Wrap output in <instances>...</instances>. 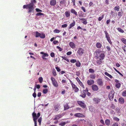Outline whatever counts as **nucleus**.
<instances>
[{
  "instance_id": "17",
  "label": "nucleus",
  "mask_w": 126,
  "mask_h": 126,
  "mask_svg": "<svg viewBox=\"0 0 126 126\" xmlns=\"http://www.w3.org/2000/svg\"><path fill=\"white\" fill-rule=\"evenodd\" d=\"M69 45L70 47L73 49L75 48V45L74 43L73 42H70L69 43Z\"/></svg>"
},
{
  "instance_id": "4",
  "label": "nucleus",
  "mask_w": 126,
  "mask_h": 126,
  "mask_svg": "<svg viewBox=\"0 0 126 126\" xmlns=\"http://www.w3.org/2000/svg\"><path fill=\"white\" fill-rule=\"evenodd\" d=\"M104 32L105 34V37L106 38L107 40L111 44H112V42L111 41L110 37L108 33L106 31H105Z\"/></svg>"
},
{
  "instance_id": "62",
  "label": "nucleus",
  "mask_w": 126,
  "mask_h": 126,
  "mask_svg": "<svg viewBox=\"0 0 126 126\" xmlns=\"http://www.w3.org/2000/svg\"><path fill=\"white\" fill-rule=\"evenodd\" d=\"M33 96L35 98L36 97V93L35 92H34L32 94Z\"/></svg>"
},
{
  "instance_id": "46",
  "label": "nucleus",
  "mask_w": 126,
  "mask_h": 126,
  "mask_svg": "<svg viewBox=\"0 0 126 126\" xmlns=\"http://www.w3.org/2000/svg\"><path fill=\"white\" fill-rule=\"evenodd\" d=\"M39 82L40 83H41L43 81V79L41 77H40L38 79Z\"/></svg>"
},
{
  "instance_id": "28",
  "label": "nucleus",
  "mask_w": 126,
  "mask_h": 126,
  "mask_svg": "<svg viewBox=\"0 0 126 126\" xmlns=\"http://www.w3.org/2000/svg\"><path fill=\"white\" fill-rule=\"evenodd\" d=\"M64 14L66 17H68L70 16V13L69 11H66L65 12Z\"/></svg>"
},
{
  "instance_id": "39",
  "label": "nucleus",
  "mask_w": 126,
  "mask_h": 126,
  "mask_svg": "<svg viewBox=\"0 0 126 126\" xmlns=\"http://www.w3.org/2000/svg\"><path fill=\"white\" fill-rule=\"evenodd\" d=\"M48 92V90L47 89H45L43 90V93L45 94H47Z\"/></svg>"
},
{
  "instance_id": "48",
  "label": "nucleus",
  "mask_w": 126,
  "mask_h": 126,
  "mask_svg": "<svg viewBox=\"0 0 126 126\" xmlns=\"http://www.w3.org/2000/svg\"><path fill=\"white\" fill-rule=\"evenodd\" d=\"M54 32L55 33H58L60 32V31L59 30H58L55 29L54 30Z\"/></svg>"
},
{
  "instance_id": "18",
  "label": "nucleus",
  "mask_w": 126,
  "mask_h": 126,
  "mask_svg": "<svg viewBox=\"0 0 126 126\" xmlns=\"http://www.w3.org/2000/svg\"><path fill=\"white\" fill-rule=\"evenodd\" d=\"M119 101L121 104H123L124 102V99L122 97H120L119 98Z\"/></svg>"
},
{
  "instance_id": "19",
  "label": "nucleus",
  "mask_w": 126,
  "mask_h": 126,
  "mask_svg": "<svg viewBox=\"0 0 126 126\" xmlns=\"http://www.w3.org/2000/svg\"><path fill=\"white\" fill-rule=\"evenodd\" d=\"M56 3V0H51L50 2V5L52 6H54Z\"/></svg>"
},
{
  "instance_id": "55",
  "label": "nucleus",
  "mask_w": 126,
  "mask_h": 126,
  "mask_svg": "<svg viewBox=\"0 0 126 126\" xmlns=\"http://www.w3.org/2000/svg\"><path fill=\"white\" fill-rule=\"evenodd\" d=\"M65 0H61L60 2V3L61 4H63L65 3Z\"/></svg>"
},
{
  "instance_id": "42",
  "label": "nucleus",
  "mask_w": 126,
  "mask_h": 126,
  "mask_svg": "<svg viewBox=\"0 0 126 126\" xmlns=\"http://www.w3.org/2000/svg\"><path fill=\"white\" fill-rule=\"evenodd\" d=\"M36 15L37 16H44V14L43 13H39L36 14Z\"/></svg>"
},
{
  "instance_id": "26",
  "label": "nucleus",
  "mask_w": 126,
  "mask_h": 126,
  "mask_svg": "<svg viewBox=\"0 0 126 126\" xmlns=\"http://www.w3.org/2000/svg\"><path fill=\"white\" fill-rule=\"evenodd\" d=\"M69 108L70 107L68 106V104H66L64 106V110H65L69 109Z\"/></svg>"
},
{
  "instance_id": "22",
  "label": "nucleus",
  "mask_w": 126,
  "mask_h": 126,
  "mask_svg": "<svg viewBox=\"0 0 126 126\" xmlns=\"http://www.w3.org/2000/svg\"><path fill=\"white\" fill-rule=\"evenodd\" d=\"M97 59L96 62L98 65H99L100 64H101L102 63V60L99 59V57L97 58Z\"/></svg>"
},
{
  "instance_id": "14",
  "label": "nucleus",
  "mask_w": 126,
  "mask_h": 126,
  "mask_svg": "<svg viewBox=\"0 0 126 126\" xmlns=\"http://www.w3.org/2000/svg\"><path fill=\"white\" fill-rule=\"evenodd\" d=\"M94 80L93 79H90L88 80L87 81V83L88 85H90L93 84L94 83Z\"/></svg>"
},
{
  "instance_id": "3",
  "label": "nucleus",
  "mask_w": 126,
  "mask_h": 126,
  "mask_svg": "<svg viewBox=\"0 0 126 126\" xmlns=\"http://www.w3.org/2000/svg\"><path fill=\"white\" fill-rule=\"evenodd\" d=\"M114 92L113 90H112L109 93V98L111 101L113 100L114 94Z\"/></svg>"
},
{
  "instance_id": "31",
  "label": "nucleus",
  "mask_w": 126,
  "mask_h": 126,
  "mask_svg": "<svg viewBox=\"0 0 126 126\" xmlns=\"http://www.w3.org/2000/svg\"><path fill=\"white\" fill-rule=\"evenodd\" d=\"M123 12L122 10L118 12V15L119 16L121 17L122 15Z\"/></svg>"
},
{
  "instance_id": "59",
  "label": "nucleus",
  "mask_w": 126,
  "mask_h": 126,
  "mask_svg": "<svg viewBox=\"0 0 126 126\" xmlns=\"http://www.w3.org/2000/svg\"><path fill=\"white\" fill-rule=\"evenodd\" d=\"M76 74L78 76H79L80 75V73L79 71H78L76 72Z\"/></svg>"
},
{
  "instance_id": "24",
  "label": "nucleus",
  "mask_w": 126,
  "mask_h": 126,
  "mask_svg": "<svg viewBox=\"0 0 126 126\" xmlns=\"http://www.w3.org/2000/svg\"><path fill=\"white\" fill-rule=\"evenodd\" d=\"M105 56V55L104 53H101L99 55V58H100V59L103 60L104 59Z\"/></svg>"
},
{
  "instance_id": "40",
  "label": "nucleus",
  "mask_w": 126,
  "mask_h": 126,
  "mask_svg": "<svg viewBox=\"0 0 126 126\" xmlns=\"http://www.w3.org/2000/svg\"><path fill=\"white\" fill-rule=\"evenodd\" d=\"M67 122H64L61 123L59 125H61V126H64L67 123Z\"/></svg>"
},
{
  "instance_id": "45",
  "label": "nucleus",
  "mask_w": 126,
  "mask_h": 126,
  "mask_svg": "<svg viewBox=\"0 0 126 126\" xmlns=\"http://www.w3.org/2000/svg\"><path fill=\"white\" fill-rule=\"evenodd\" d=\"M122 95L124 96H126V90L124 91L122 93Z\"/></svg>"
},
{
  "instance_id": "35",
  "label": "nucleus",
  "mask_w": 126,
  "mask_h": 126,
  "mask_svg": "<svg viewBox=\"0 0 126 126\" xmlns=\"http://www.w3.org/2000/svg\"><path fill=\"white\" fill-rule=\"evenodd\" d=\"M121 84L119 83H116L115 84V87L117 88H119L121 86Z\"/></svg>"
},
{
  "instance_id": "50",
  "label": "nucleus",
  "mask_w": 126,
  "mask_h": 126,
  "mask_svg": "<svg viewBox=\"0 0 126 126\" xmlns=\"http://www.w3.org/2000/svg\"><path fill=\"white\" fill-rule=\"evenodd\" d=\"M70 62L71 63H74L76 62V60L75 59H71L70 60Z\"/></svg>"
},
{
  "instance_id": "37",
  "label": "nucleus",
  "mask_w": 126,
  "mask_h": 126,
  "mask_svg": "<svg viewBox=\"0 0 126 126\" xmlns=\"http://www.w3.org/2000/svg\"><path fill=\"white\" fill-rule=\"evenodd\" d=\"M104 15L103 14L102 15L101 17H98V20L99 21H101L102 19L103 18Z\"/></svg>"
},
{
  "instance_id": "54",
  "label": "nucleus",
  "mask_w": 126,
  "mask_h": 126,
  "mask_svg": "<svg viewBox=\"0 0 126 126\" xmlns=\"http://www.w3.org/2000/svg\"><path fill=\"white\" fill-rule=\"evenodd\" d=\"M42 119L41 118H40L38 120V121L39 122V125H40Z\"/></svg>"
},
{
  "instance_id": "9",
  "label": "nucleus",
  "mask_w": 126,
  "mask_h": 126,
  "mask_svg": "<svg viewBox=\"0 0 126 126\" xmlns=\"http://www.w3.org/2000/svg\"><path fill=\"white\" fill-rule=\"evenodd\" d=\"M93 100L95 103L98 104L100 102L101 99L97 97L94 98L93 99Z\"/></svg>"
},
{
  "instance_id": "47",
  "label": "nucleus",
  "mask_w": 126,
  "mask_h": 126,
  "mask_svg": "<svg viewBox=\"0 0 126 126\" xmlns=\"http://www.w3.org/2000/svg\"><path fill=\"white\" fill-rule=\"evenodd\" d=\"M89 72L90 73H94V70L92 69H90L89 70Z\"/></svg>"
},
{
  "instance_id": "6",
  "label": "nucleus",
  "mask_w": 126,
  "mask_h": 126,
  "mask_svg": "<svg viewBox=\"0 0 126 126\" xmlns=\"http://www.w3.org/2000/svg\"><path fill=\"white\" fill-rule=\"evenodd\" d=\"M78 103L80 105L81 107L82 108H85L86 107V105L85 103L82 101H77Z\"/></svg>"
},
{
  "instance_id": "21",
  "label": "nucleus",
  "mask_w": 126,
  "mask_h": 126,
  "mask_svg": "<svg viewBox=\"0 0 126 126\" xmlns=\"http://www.w3.org/2000/svg\"><path fill=\"white\" fill-rule=\"evenodd\" d=\"M62 116L61 114L57 115L55 116V118L53 119L54 120L59 119L61 118Z\"/></svg>"
},
{
  "instance_id": "27",
  "label": "nucleus",
  "mask_w": 126,
  "mask_h": 126,
  "mask_svg": "<svg viewBox=\"0 0 126 126\" xmlns=\"http://www.w3.org/2000/svg\"><path fill=\"white\" fill-rule=\"evenodd\" d=\"M106 124L107 126H109L110 123V121L108 119H106L105 121Z\"/></svg>"
},
{
  "instance_id": "38",
  "label": "nucleus",
  "mask_w": 126,
  "mask_h": 126,
  "mask_svg": "<svg viewBox=\"0 0 126 126\" xmlns=\"http://www.w3.org/2000/svg\"><path fill=\"white\" fill-rule=\"evenodd\" d=\"M120 8V7L119 6H116L114 8V9L115 10L117 11H119V9Z\"/></svg>"
},
{
  "instance_id": "7",
  "label": "nucleus",
  "mask_w": 126,
  "mask_h": 126,
  "mask_svg": "<svg viewBox=\"0 0 126 126\" xmlns=\"http://www.w3.org/2000/svg\"><path fill=\"white\" fill-rule=\"evenodd\" d=\"M92 90L94 91H97L98 89V86L95 84H93L92 85Z\"/></svg>"
},
{
  "instance_id": "34",
  "label": "nucleus",
  "mask_w": 126,
  "mask_h": 126,
  "mask_svg": "<svg viewBox=\"0 0 126 126\" xmlns=\"http://www.w3.org/2000/svg\"><path fill=\"white\" fill-rule=\"evenodd\" d=\"M117 29L119 32L121 33H123L124 32V31L120 28H117Z\"/></svg>"
},
{
  "instance_id": "25",
  "label": "nucleus",
  "mask_w": 126,
  "mask_h": 126,
  "mask_svg": "<svg viewBox=\"0 0 126 126\" xmlns=\"http://www.w3.org/2000/svg\"><path fill=\"white\" fill-rule=\"evenodd\" d=\"M71 13L74 14L76 16H78V14L77 12L74 9H71Z\"/></svg>"
},
{
  "instance_id": "12",
  "label": "nucleus",
  "mask_w": 126,
  "mask_h": 126,
  "mask_svg": "<svg viewBox=\"0 0 126 126\" xmlns=\"http://www.w3.org/2000/svg\"><path fill=\"white\" fill-rule=\"evenodd\" d=\"M74 116L77 117H85L84 115L80 113L75 114Z\"/></svg>"
},
{
  "instance_id": "60",
  "label": "nucleus",
  "mask_w": 126,
  "mask_h": 126,
  "mask_svg": "<svg viewBox=\"0 0 126 126\" xmlns=\"http://www.w3.org/2000/svg\"><path fill=\"white\" fill-rule=\"evenodd\" d=\"M36 11L37 12H42V11L39 9L36 8L35 9Z\"/></svg>"
},
{
  "instance_id": "43",
  "label": "nucleus",
  "mask_w": 126,
  "mask_h": 126,
  "mask_svg": "<svg viewBox=\"0 0 126 126\" xmlns=\"http://www.w3.org/2000/svg\"><path fill=\"white\" fill-rule=\"evenodd\" d=\"M121 40L126 45V39L125 38H122Z\"/></svg>"
},
{
  "instance_id": "33",
  "label": "nucleus",
  "mask_w": 126,
  "mask_h": 126,
  "mask_svg": "<svg viewBox=\"0 0 126 126\" xmlns=\"http://www.w3.org/2000/svg\"><path fill=\"white\" fill-rule=\"evenodd\" d=\"M90 77L91 79H94L95 78L96 76L95 74H93L90 75Z\"/></svg>"
},
{
  "instance_id": "8",
  "label": "nucleus",
  "mask_w": 126,
  "mask_h": 126,
  "mask_svg": "<svg viewBox=\"0 0 126 126\" xmlns=\"http://www.w3.org/2000/svg\"><path fill=\"white\" fill-rule=\"evenodd\" d=\"M40 53L41 54L43 55L42 57V59L44 60H46L47 59L45 58V57H47L48 56V54L47 53H45L43 52H41Z\"/></svg>"
},
{
  "instance_id": "44",
  "label": "nucleus",
  "mask_w": 126,
  "mask_h": 126,
  "mask_svg": "<svg viewBox=\"0 0 126 126\" xmlns=\"http://www.w3.org/2000/svg\"><path fill=\"white\" fill-rule=\"evenodd\" d=\"M113 119L116 121H118L119 120V119L116 117H114L113 118Z\"/></svg>"
},
{
  "instance_id": "16",
  "label": "nucleus",
  "mask_w": 126,
  "mask_h": 126,
  "mask_svg": "<svg viewBox=\"0 0 126 126\" xmlns=\"http://www.w3.org/2000/svg\"><path fill=\"white\" fill-rule=\"evenodd\" d=\"M32 115L33 118V120H37L38 119V117H37L36 114L34 112L32 113Z\"/></svg>"
},
{
  "instance_id": "23",
  "label": "nucleus",
  "mask_w": 126,
  "mask_h": 126,
  "mask_svg": "<svg viewBox=\"0 0 126 126\" xmlns=\"http://www.w3.org/2000/svg\"><path fill=\"white\" fill-rule=\"evenodd\" d=\"M79 19L82 21V22L84 24L86 25L87 24V20L85 18H80Z\"/></svg>"
},
{
  "instance_id": "56",
  "label": "nucleus",
  "mask_w": 126,
  "mask_h": 126,
  "mask_svg": "<svg viewBox=\"0 0 126 126\" xmlns=\"http://www.w3.org/2000/svg\"><path fill=\"white\" fill-rule=\"evenodd\" d=\"M123 48L125 52H126V46H123Z\"/></svg>"
},
{
  "instance_id": "63",
  "label": "nucleus",
  "mask_w": 126,
  "mask_h": 126,
  "mask_svg": "<svg viewBox=\"0 0 126 126\" xmlns=\"http://www.w3.org/2000/svg\"><path fill=\"white\" fill-rule=\"evenodd\" d=\"M81 9L83 11V12H86V10L84 7L83 6H82L81 7Z\"/></svg>"
},
{
  "instance_id": "53",
  "label": "nucleus",
  "mask_w": 126,
  "mask_h": 126,
  "mask_svg": "<svg viewBox=\"0 0 126 126\" xmlns=\"http://www.w3.org/2000/svg\"><path fill=\"white\" fill-rule=\"evenodd\" d=\"M58 49H59V51H62V48H61L59 46H57L56 47Z\"/></svg>"
},
{
  "instance_id": "61",
  "label": "nucleus",
  "mask_w": 126,
  "mask_h": 126,
  "mask_svg": "<svg viewBox=\"0 0 126 126\" xmlns=\"http://www.w3.org/2000/svg\"><path fill=\"white\" fill-rule=\"evenodd\" d=\"M62 58L63 59L66 60V61H68V60L67 59L66 57H65L62 56Z\"/></svg>"
},
{
  "instance_id": "49",
  "label": "nucleus",
  "mask_w": 126,
  "mask_h": 126,
  "mask_svg": "<svg viewBox=\"0 0 126 126\" xmlns=\"http://www.w3.org/2000/svg\"><path fill=\"white\" fill-rule=\"evenodd\" d=\"M118 124L117 123H113L111 126H118Z\"/></svg>"
},
{
  "instance_id": "13",
  "label": "nucleus",
  "mask_w": 126,
  "mask_h": 126,
  "mask_svg": "<svg viewBox=\"0 0 126 126\" xmlns=\"http://www.w3.org/2000/svg\"><path fill=\"white\" fill-rule=\"evenodd\" d=\"M86 93L84 90H83L82 91V93H81V94L80 96L83 98H84L86 97Z\"/></svg>"
},
{
  "instance_id": "52",
  "label": "nucleus",
  "mask_w": 126,
  "mask_h": 126,
  "mask_svg": "<svg viewBox=\"0 0 126 126\" xmlns=\"http://www.w3.org/2000/svg\"><path fill=\"white\" fill-rule=\"evenodd\" d=\"M50 55L51 57H53L55 56V54L54 52H52L50 54Z\"/></svg>"
},
{
  "instance_id": "57",
  "label": "nucleus",
  "mask_w": 126,
  "mask_h": 126,
  "mask_svg": "<svg viewBox=\"0 0 126 126\" xmlns=\"http://www.w3.org/2000/svg\"><path fill=\"white\" fill-rule=\"evenodd\" d=\"M67 26V25L66 24H65L62 25V27L63 28H66Z\"/></svg>"
},
{
  "instance_id": "36",
  "label": "nucleus",
  "mask_w": 126,
  "mask_h": 126,
  "mask_svg": "<svg viewBox=\"0 0 126 126\" xmlns=\"http://www.w3.org/2000/svg\"><path fill=\"white\" fill-rule=\"evenodd\" d=\"M79 85L82 87L83 89H84V86L83 85V83L80 81L78 82Z\"/></svg>"
},
{
  "instance_id": "32",
  "label": "nucleus",
  "mask_w": 126,
  "mask_h": 126,
  "mask_svg": "<svg viewBox=\"0 0 126 126\" xmlns=\"http://www.w3.org/2000/svg\"><path fill=\"white\" fill-rule=\"evenodd\" d=\"M105 74L106 76H108L109 77H110L111 79L112 78V76L110 75V74H109V73H108L107 72H106L105 73Z\"/></svg>"
},
{
  "instance_id": "64",
  "label": "nucleus",
  "mask_w": 126,
  "mask_h": 126,
  "mask_svg": "<svg viewBox=\"0 0 126 126\" xmlns=\"http://www.w3.org/2000/svg\"><path fill=\"white\" fill-rule=\"evenodd\" d=\"M70 80V83L72 86V87L73 86H74V85H75V84L73 83V82L71 80Z\"/></svg>"
},
{
  "instance_id": "1",
  "label": "nucleus",
  "mask_w": 126,
  "mask_h": 126,
  "mask_svg": "<svg viewBox=\"0 0 126 126\" xmlns=\"http://www.w3.org/2000/svg\"><path fill=\"white\" fill-rule=\"evenodd\" d=\"M36 2V1L35 0H32L30 4L27 5H24L23 6V9L26 8L28 9V12L30 13L34 10V8L33 6L34 5L33 3H35Z\"/></svg>"
},
{
  "instance_id": "30",
  "label": "nucleus",
  "mask_w": 126,
  "mask_h": 126,
  "mask_svg": "<svg viewBox=\"0 0 126 126\" xmlns=\"http://www.w3.org/2000/svg\"><path fill=\"white\" fill-rule=\"evenodd\" d=\"M76 65L77 66L79 67L81 65V63L79 61H78L77 62H76Z\"/></svg>"
},
{
  "instance_id": "15",
  "label": "nucleus",
  "mask_w": 126,
  "mask_h": 126,
  "mask_svg": "<svg viewBox=\"0 0 126 126\" xmlns=\"http://www.w3.org/2000/svg\"><path fill=\"white\" fill-rule=\"evenodd\" d=\"M72 87V89L74 90L75 92H77L79 91V89L77 87V86L76 85H74V86H73Z\"/></svg>"
},
{
  "instance_id": "41",
  "label": "nucleus",
  "mask_w": 126,
  "mask_h": 126,
  "mask_svg": "<svg viewBox=\"0 0 126 126\" xmlns=\"http://www.w3.org/2000/svg\"><path fill=\"white\" fill-rule=\"evenodd\" d=\"M58 107V105H55L54 106V108L55 109V110L57 111H58L59 110V108Z\"/></svg>"
},
{
  "instance_id": "11",
  "label": "nucleus",
  "mask_w": 126,
  "mask_h": 126,
  "mask_svg": "<svg viewBox=\"0 0 126 126\" xmlns=\"http://www.w3.org/2000/svg\"><path fill=\"white\" fill-rule=\"evenodd\" d=\"M97 82L99 86H102L103 84V83L102 79H98L97 80Z\"/></svg>"
},
{
  "instance_id": "10",
  "label": "nucleus",
  "mask_w": 126,
  "mask_h": 126,
  "mask_svg": "<svg viewBox=\"0 0 126 126\" xmlns=\"http://www.w3.org/2000/svg\"><path fill=\"white\" fill-rule=\"evenodd\" d=\"M77 53L79 55H82L84 53V50L82 48H79L77 51Z\"/></svg>"
},
{
  "instance_id": "5",
  "label": "nucleus",
  "mask_w": 126,
  "mask_h": 126,
  "mask_svg": "<svg viewBox=\"0 0 126 126\" xmlns=\"http://www.w3.org/2000/svg\"><path fill=\"white\" fill-rule=\"evenodd\" d=\"M51 79L54 86L56 87H57L58 85L55 79L54 78L51 77Z\"/></svg>"
},
{
  "instance_id": "20",
  "label": "nucleus",
  "mask_w": 126,
  "mask_h": 126,
  "mask_svg": "<svg viewBox=\"0 0 126 126\" xmlns=\"http://www.w3.org/2000/svg\"><path fill=\"white\" fill-rule=\"evenodd\" d=\"M96 46L98 48H100L102 47V44L99 42L97 43L96 44Z\"/></svg>"
},
{
  "instance_id": "51",
  "label": "nucleus",
  "mask_w": 126,
  "mask_h": 126,
  "mask_svg": "<svg viewBox=\"0 0 126 126\" xmlns=\"http://www.w3.org/2000/svg\"><path fill=\"white\" fill-rule=\"evenodd\" d=\"M116 112L118 113H120V109L118 108H116Z\"/></svg>"
},
{
  "instance_id": "58",
  "label": "nucleus",
  "mask_w": 126,
  "mask_h": 126,
  "mask_svg": "<svg viewBox=\"0 0 126 126\" xmlns=\"http://www.w3.org/2000/svg\"><path fill=\"white\" fill-rule=\"evenodd\" d=\"M56 69L58 72H60L61 70L60 69L58 66L56 67Z\"/></svg>"
},
{
  "instance_id": "2",
  "label": "nucleus",
  "mask_w": 126,
  "mask_h": 126,
  "mask_svg": "<svg viewBox=\"0 0 126 126\" xmlns=\"http://www.w3.org/2000/svg\"><path fill=\"white\" fill-rule=\"evenodd\" d=\"M36 37H40L42 38H44L45 37V34L43 33H40L37 31L34 32Z\"/></svg>"
},
{
  "instance_id": "29",
  "label": "nucleus",
  "mask_w": 126,
  "mask_h": 126,
  "mask_svg": "<svg viewBox=\"0 0 126 126\" xmlns=\"http://www.w3.org/2000/svg\"><path fill=\"white\" fill-rule=\"evenodd\" d=\"M75 24V22L74 21H73V22L71 23L70 25V26L69 27V29H71V28L73 27L74 26Z\"/></svg>"
}]
</instances>
